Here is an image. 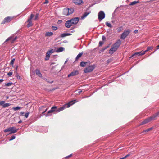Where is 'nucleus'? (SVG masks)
<instances>
[{
    "label": "nucleus",
    "mask_w": 159,
    "mask_h": 159,
    "mask_svg": "<svg viewBox=\"0 0 159 159\" xmlns=\"http://www.w3.org/2000/svg\"><path fill=\"white\" fill-rule=\"evenodd\" d=\"M105 24H106V25L108 27H110V28L112 27V25H111V23H109L108 22H107V21L105 23Z\"/></svg>",
    "instance_id": "bb28decb"
},
{
    "label": "nucleus",
    "mask_w": 159,
    "mask_h": 159,
    "mask_svg": "<svg viewBox=\"0 0 159 159\" xmlns=\"http://www.w3.org/2000/svg\"><path fill=\"white\" fill-rule=\"evenodd\" d=\"M34 15L33 14H31L30 15V17L28 18L27 22H28V24L27 25V27H29L32 26L33 25V24L31 21V20L34 16Z\"/></svg>",
    "instance_id": "0eeeda50"
},
{
    "label": "nucleus",
    "mask_w": 159,
    "mask_h": 159,
    "mask_svg": "<svg viewBox=\"0 0 159 159\" xmlns=\"http://www.w3.org/2000/svg\"><path fill=\"white\" fill-rule=\"evenodd\" d=\"M13 109L14 110L16 111L20 109H21V107L17 106L15 107H13Z\"/></svg>",
    "instance_id": "72a5a7b5"
},
{
    "label": "nucleus",
    "mask_w": 159,
    "mask_h": 159,
    "mask_svg": "<svg viewBox=\"0 0 159 159\" xmlns=\"http://www.w3.org/2000/svg\"><path fill=\"white\" fill-rule=\"evenodd\" d=\"M48 83H53V81H51V82L48 81Z\"/></svg>",
    "instance_id": "052dcab7"
},
{
    "label": "nucleus",
    "mask_w": 159,
    "mask_h": 159,
    "mask_svg": "<svg viewBox=\"0 0 159 159\" xmlns=\"http://www.w3.org/2000/svg\"><path fill=\"white\" fill-rule=\"evenodd\" d=\"M13 74V72L12 70H10L9 72L7 74V75L9 76H11Z\"/></svg>",
    "instance_id": "7c9ffc66"
},
{
    "label": "nucleus",
    "mask_w": 159,
    "mask_h": 159,
    "mask_svg": "<svg viewBox=\"0 0 159 159\" xmlns=\"http://www.w3.org/2000/svg\"><path fill=\"white\" fill-rule=\"evenodd\" d=\"M157 117H159V111L151 116L152 120H155L156 118Z\"/></svg>",
    "instance_id": "a211bd4d"
},
{
    "label": "nucleus",
    "mask_w": 159,
    "mask_h": 159,
    "mask_svg": "<svg viewBox=\"0 0 159 159\" xmlns=\"http://www.w3.org/2000/svg\"><path fill=\"white\" fill-rule=\"evenodd\" d=\"M72 34L71 33H64L61 34L60 37L61 38H64L66 36L71 35Z\"/></svg>",
    "instance_id": "aec40b11"
},
{
    "label": "nucleus",
    "mask_w": 159,
    "mask_h": 159,
    "mask_svg": "<svg viewBox=\"0 0 159 159\" xmlns=\"http://www.w3.org/2000/svg\"><path fill=\"white\" fill-rule=\"evenodd\" d=\"M53 34L52 32H47L45 35V36H51Z\"/></svg>",
    "instance_id": "5701e85b"
},
{
    "label": "nucleus",
    "mask_w": 159,
    "mask_h": 159,
    "mask_svg": "<svg viewBox=\"0 0 159 159\" xmlns=\"http://www.w3.org/2000/svg\"><path fill=\"white\" fill-rule=\"evenodd\" d=\"M15 61V58H13V59L10 62V64L11 65H13L14 63V62Z\"/></svg>",
    "instance_id": "4c0bfd02"
},
{
    "label": "nucleus",
    "mask_w": 159,
    "mask_h": 159,
    "mask_svg": "<svg viewBox=\"0 0 159 159\" xmlns=\"http://www.w3.org/2000/svg\"><path fill=\"white\" fill-rule=\"evenodd\" d=\"M64 50V48L63 47H60L57 50V52H61L63 51Z\"/></svg>",
    "instance_id": "b1692460"
},
{
    "label": "nucleus",
    "mask_w": 159,
    "mask_h": 159,
    "mask_svg": "<svg viewBox=\"0 0 159 159\" xmlns=\"http://www.w3.org/2000/svg\"><path fill=\"white\" fill-rule=\"evenodd\" d=\"M109 45H108V46H107L106 47H104L103 48V49L105 50L107 48H109Z\"/></svg>",
    "instance_id": "49530a36"
},
{
    "label": "nucleus",
    "mask_w": 159,
    "mask_h": 159,
    "mask_svg": "<svg viewBox=\"0 0 159 159\" xmlns=\"http://www.w3.org/2000/svg\"><path fill=\"white\" fill-rule=\"evenodd\" d=\"M103 44V42L102 41H100L99 42V46H101Z\"/></svg>",
    "instance_id": "79ce46f5"
},
{
    "label": "nucleus",
    "mask_w": 159,
    "mask_h": 159,
    "mask_svg": "<svg viewBox=\"0 0 159 159\" xmlns=\"http://www.w3.org/2000/svg\"><path fill=\"white\" fill-rule=\"evenodd\" d=\"M17 68H18V66H17L16 67V69H16V70H17Z\"/></svg>",
    "instance_id": "0e129e2a"
},
{
    "label": "nucleus",
    "mask_w": 159,
    "mask_h": 159,
    "mask_svg": "<svg viewBox=\"0 0 159 159\" xmlns=\"http://www.w3.org/2000/svg\"><path fill=\"white\" fill-rule=\"evenodd\" d=\"M72 154H70V155H68V156H66L65 157V158H68L71 157L72 156Z\"/></svg>",
    "instance_id": "a18cd8bd"
},
{
    "label": "nucleus",
    "mask_w": 159,
    "mask_h": 159,
    "mask_svg": "<svg viewBox=\"0 0 159 159\" xmlns=\"http://www.w3.org/2000/svg\"><path fill=\"white\" fill-rule=\"evenodd\" d=\"M45 107H46L45 106H42L40 107L39 109V112H41L42 114L43 115H44V113L47 111L48 109L47 108L44 109L45 108Z\"/></svg>",
    "instance_id": "9b49d317"
},
{
    "label": "nucleus",
    "mask_w": 159,
    "mask_h": 159,
    "mask_svg": "<svg viewBox=\"0 0 159 159\" xmlns=\"http://www.w3.org/2000/svg\"><path fill=\"white\" fill-rule=\"evenodd\" d=\"M39 15V13L36 14L35 16V17L34 18V20H37L38 19Z\"/></svg>",
    "instance_id": "e433bc0d"
},
{
    "label": "nucleus",
    "mask_w": 159,
    "mask_h": 159,
    "mask_svg": "<svg viewBox=\"0 0 159 159\" xmlns=\"http://www.w3.org/2000/svg\"><path fill=\"white\" fill-rule=\"evenodd\" d=\"M17 38V36L15 37V38L12 40V41H14Z\"/></svg>",
    "instance_id": "3c124183"
},
{
    "label": "nucleus",
    "mask_w": 159,
    "mask_h": 159,
    "mask_svg": "<svg viewBox=\"0 0 159 159\" xmlns=\"http://www.w3.org/2000/svg\"><path fill=\"white\" fill-rule=\"evenodd\" d=\"M104 50L103 49V48H102V50L100 51L101 52H103L104 51Z\"/></svg>",
    "instance_id": "5fc2aeb1"
},
{
    "label": "nucleus",
    "mask_w": 159,
    "mask_h": 159,
    "mask_svg": "<svg viewBox=\"0 0 159 159\" xmlns=\"http://www.w3.org/2000/svg\"><path fill=\"white\" fill-rule=\"evenodd\" d=\"M121 44V41L120 39L117 40L111 46L109 52L110 54H113L118 49Z\"/></svg>",
    "instance_id": "f03ea898"
},
{
    "label": "nucleus",
    "mask_w": 159,
    "mask_h": 159,
    "mask_svg": "<svg viewBox=\"0 0 159 159\" xmlns=\"http://www.w3.org/2000/svg\"><path fill=\"white\" fill-rule=\"evenodd\" d=\"M68 61V60H66V61H65V63H66V62H67Z\"/></svg>",
    "instance_id": "e2e57ef3"
},
{
    "label": "nucleus",
    "mask_w": 159,
    "mask_h": 159,
    "mask_svg": "<svg viewBox=\"0 0 159 159\" xmlns=\"http://www.w3.org/2000/svg\"><path fill=\"white\" fill-rule=\"evenodd\" d=\"M153 49V47L152 46L151 47H148L147 48V49H146L145 51H144V53H145L146 52H148V51L150 50H152Z\"/></svg>",
    "instance_id": "393cba45"
},
{
    "label": "nucleus",
    "mask_w": 159,
    "mask_h": 159,
    "mask_svg": "<svg viewBox=\"0 0 159 159\" xmlns=\"http://www.w3.org/2000/svg\"><path fill=\"white\" fill-rule=\"evenodd\" d=\"M50 54H51L50 53V52L48 51L47 52L46 56L45 58V60L47 61V60H48L49 59Z\"/></svg>",
    "instance_id": "4be33fe9"
},
{
    "label": "nucleus",
    "mask_w": 159,
    "mask_h": 159,
    "mask_svg": "<svg viewBox=\"0 0 159 159\" xmlns=\"http://www.w3.org/2000/svg\"><path fill=\"white\" fill-rule=\"evenodd\" d=\"M138 32V30H135L134 31V32L135 33H137Z\"/></svg>",
    "instance_id": "680f3d73"
},
{
    "label": "nucleus",
    "mask_w": 159,
    "mask_h": 159,
    "mask_svg": "<svg viewBox=\"0 0 159 159\" xmlns=\"http://www.w3.org/2000/svg\"><path fill=\"white\" fill-rule=\"evenodd\" d=\"M79 74V71L77 70H75L72 71L70 74L68 75L67 77H70V76H73L78 75Z\"/></svg>",
    "instance_id": "ddd939ff"
},
{
    "label": "nucleus",
    "mask_w": 159,
    "mask_h": 159,
    "mask_svg": "<svg viewBox=\"0 0 159 159\" xmlns=\"http://www.w3.org/2000/svg\"><path fill=\"white\" fill-rule=\"evenodd\" d=\"M79 18L77 17L72 18L70 20L71 21V24L73 25L77 24L79 21Z\"/></svg>",
    "instance_id": "f8f14e48"
},
{
    "label": "nucleus",
    "mask_w": 159,
    "mask_h": 159,
    "mask_svg": "<svg viewBox=\"0 0 159 159\" xmlns=\"http://www.w3.org/2000/svg\"><path fill=\"white\" fill-rule=\"evenodd\" d=\"M105 16V14L103 11H101L99 12L98 15V20L100 21L104 19Z\"/></svg>",
    "instance_id": "6e6552de"
},
{
    "label": "nucleus",
    "mask_w": 159,
    "mask_h": 159,
    "mask_svg": "<svg viewBox=\"0 0 159 159\" xmlns=\"http://www.w3.org/2000/svg\"><path fill=\"white\" fill-rule=\"evenodd\" d=\"M8 97H7V99H8Z\"/></svg>",
    "instance_id": "338daca9"
},
{
    "label": "nucleus",
    "mask_w": 159,
    "mask_h": 159,
    "mask_svg": "<svg viewBox=\"0 0 159 159\" xmlns=\"http://www.w3.org/2000/svg\"><path fill=\"white\" fill-rule=\"evenodd\" d=\"M11 105V104L9 103H4V105H2V107L3 108H6L7 107Z\"/></svg>",
    "instance_id": "a878e982"
},
{
    "label": "nucleus",
    "mask_w": 159,
    "mask_h": 159,
    "mask_svg": "<svg viewBox=\"0 0 159 159\" xmlns=\"http://www.w3.org/2000/svg\"><path fill=\"white\" fill-rule=\"evenodd\" d=\"M13 84L12 82H9L5 84V86H10L11 85Z\"/></svg>",
    "instance_id": "473e14b6"
},
{
    "label": "nucleus",
    "mask_w": 159,
    "mask_h": 159,
    "mask_svg": "<svg viewBox=\"0 0 159 159\" xmlns=\"http://www.w3.org/2000/svg\"><path fill=\"white\" fill-rule=\"evenodd\" d=\"M123 29V27L121 26L118 28L117 31L118 32H120Z\"/></svg>",
    "instance_id": "c756f323"
},
{
    "label": "nucleus",
    "mask_w": 159,
    "mask_h": 159,
    "mask_svg": "<svg viewBox=\"0 0 159 159\" xmlns=\"http://www.w3.org/2000/svg\"><path fill=\"white\" fill-rule=\"evenodd\" d=\"M129 156H130L129 154H128L127 155H126L125 157V158H126L127 157H129Z\"/></svg>",
    "instance_id": "603ef678"
},
{
    "label": "nucleus",
    "mask_w": 159,
    "mask_h": 159,
    "mask_svg": "<svg viewBox=\"0 0 159 159\" xmlns=\"http://www.w3.org/2000/svg\"><path fill=\"white\" fill-rule=\"evenodd\" d=\"M131 32V30L128 29L126 30H125L121 34L120 38L124 40L129 34Z\"/></svg>",
    "instance_id": "39448f33"
},
{
    "label": "nucleus",
    "mask_w": 159,
    "mask_h": 159,
    "mask_svg": "<svg viewBox=\"0 0 159 159\" xmlns=\"http://www.w3.org/2000/svg\"><path fill=\"white\" fill-rule=\"evenodd\" d=\"M78 93H81L82 91V90L81 89H79L78 90Z\"/></svg>",
    "instance_id": "de8ad7c7"
},
{
    "label": "nucleus",
    "mask_w": 159,
    "mask_h": 159,
    "mask_svg": "<svg viewBox=\"0 0 159 159\" xmlns=\"http://www.w3.org/2000/svg\"><path fill=\"white\" fill-rule=\"evenodd\" d=\"M12 19V18L11 17L8 16L5 18L3 21L1 23L2 24H4L5 23H7L10 22Z\"/></svg>",
    "instance_id": "9d476101"
},
{
    "label": "nucleus",
    "mask_w": 159,
    "mask_h": 159,
    "mask_svg": "<svg viewBox=\"0 0 159 159\" xmlns=\"http://www.w3.org/2000/svg\"><path fill=\"white\" fill-rule=\"evenodd\" d=\"M145 53H144V51L142 52V51L139 52H137L133 54L131 56L129 57V58L135 56V55H138V56H141L143 55Z\"/></svg>",
    "instance_id": "4468645a"
},
{
    "label": "nucleus",
    "mask_w": 159,
    "mask_h": 159,
    "mask_svg": "<svg viewBox=\"0 0 159 159\" xmlns=\"http://www.w3.org/2000/svg\"><path fill=\"white\" fill-rule=\"evenodd\" d=\"M18 129H16L15 127L13 126L9 127L6 129L4 130V132L6 133L8 132H10V134H13L16 133L18 130Z\"/></svg>",
    "instance_id": "7ed1b4c3"
},
{
    "label": "nucleus",
    "mask_w": 159,
    "mask_h": 159,
    "mask_svg": "<svg viewBox=\"0 0 159 159\" xmlns=\"http://www.w3.org/2000/svg\"><path fill=\"white\" fill-rule=\"evenodd\" d=\"M52 28L53 30H56L57 29V27L55 26H52Z\"/></svg>",
    "instance_id": "58836bf2"
},
{
    "label": "nucleus",
    "mask_w": 159,
    "mask_h": 159,
    "mask_svg": "<svg viewBox=\"0 0 159 159\" xmlns=\"http://www.w3.org/2000/svg\"><path fill=\"white\" fill-rule=\"evenodd\" d=\"M49 2V1L48 0H45L44 2L43 3L44 4H47Z\"/></svg>",
    "instance_id": "09e8293b"
},
{
    "label": "nucleus",
    "mask_w": 159,
    "mask_h": 159,
    "mask_svg": "<svg viewBox=\"0 0 159 159\" xmlns=\"http://www.w3.org/2000/svg\"><path fill=\"white\" fill-rule=\"evenodd\" d=\"M22 122V121L21 120H20V121H19L18 123H21V122Z\"/></svg>",
    "instance_id": "13d9d810"
},
{
    "label": "nucleus",
    "mask_w": 159,
    "mask_h": 159,
    "mask_svg": "<svg viewBox=\"0 0 159 159\" xmlns=\"http://www.w3.org/2000/svg\"><path fill=\"white\" fill-rule=\"evenodd\" d=\"M15 136L14 135H13L11 136V138L9 139V141H11L13 139H14L15 138Z\"/></svg>",
    "instance_id": "c9c22d12"
},
{
    "label": "nucleus",
    "mask_w": 159,
    "mask_h": 159,
    "mask_svg": "<svg viewBox=\"0 0 159 159\" xmlns=\"http://www.w3.org/2000/svg\"><path fill=\"white\" fill-rule=\"evenodd\" d=\"M106 39V38L104 36V35L102 36V39L104 41V40H105Z\"/></svg>",
    "instance_id": "c03bdc74"
},
{
    "label": "nucleus",
    "mask_w": 159,
    "mask_h": 159,
    "mask_svg": "<svg viewBox=\"0 0 159 159\" xmlns=\"http://www.w3.org/2000/svg\"><path fill=\"white\" fill-rule=\"evenodd\" d=\"M125 158H125V157H123L120 158V159H125Z\"/></svg>",
    "instance_id": "bf43d9fd"
},
{
    "label": "nucleus",
    "mask_w": 159,
    "mask_h": 159,
    "mask_svg": "<svg viewBox=\"0 0 159 159\" xmlns=\"http://www.w3.org/2000/svg\"><path fill=\"white\" fill-rule=\"evenodd\" d=\"M48 51L50 52V54H51L53 52V49H52L50 50H49Z\"/></svg>",
    "instance_id": "37998d69"
},
{
    "label": "nucleus",
    "mask_w": 159,
    "mask_h": 159,
    "mask_svg": "<svg viewBox=\"0 0 159 159\" xmlns=\"http://www.w3.org/2000/svg\"><path fill=\"white\" fill-rule=\"evenodd\" d=\"M62 22V21L61 20H59L58 21V22H57V23L58 24H59V23H61Z\"/></svg>",
    "instance_id": "8fccbe9b"
},
{
    "label": "nucleus",
    "mask_w": 159,
    "mask_h": 159,
    "mask_svg": "<svg viewBox=\"0 0 159 159\" xmlns=\"http://www.w3.org/2000/svg\"><path fill=\"white\" fill-rule=\"evenodd\" d=\"M29 114V112L26 113L24 115L25 117L26 118H27Z\"/></svg>",
    "instance_id": "ea45409f"
},
{
    "label": "nucleus",
    "mask_w": 159,
    "mask_h": 159,
    "mask_svg": "<svg viewBox=\"0 0 159 159\" xmlns=\"http://www.w3.org/2000/svg\"><path fill=\"white\" fill-rule=\"evenodd\" d=\"M4 80L2 79H0V83L2 82Z\"/></svg>",
    "instance_id": "6e6d98bb"
},
{
    "label": "nucleus",
    "mask_w": 159,
    "mask_h": 159,
    "mask_svg": "<svg viewBox=\"0 0 159 159\" xmlns=\"http://www.w3.org/2000/svg\"><path fill=\"white\" fill-rule=\"evenodd\" d=\"M157 49H159V45H157Z\"/></svg>",
    "instance_id": "4d7b16f0"
},
{
    "label": "nucleus",
    "mask_w": 159,
    "mask_h": 159,
    "mask_svg": "<svg viewBox=\"0 0 159 159\" xmlns=\"http://www.w3.org/2000/svg\"><path fill=\"white\" fill-rule=\"evenodd\" d=\"M5 103V101H0V106L2 105H2H4V104Z\"/></svg>",
    "instance_id": "a19ab883"
},
{
    "label": "nucleus",
    "mask_w": 159,
    "mask_h": 159,
    "mask_svg": "<svg viewBox=\"0 0 159 159\" xmlns=\"http://www.w3.org/2000/svg\"><path fill=\"white\" fill-rule=\"evenodd\" d=\"M152 120V119L151 117H150L149 118H148L147 119H146L145 120H144L143 121L141 122L139 124V125H143L144 124H146L149 122L151 121Z\"/></svg>",
    "instance_id": "1a4fd4ad"
},
{
    "label": "nucleus",
    "mask_w": 159,
    "mask_h": 159,
    "mask_svg": "<svg viewBox=\"0 0 159 159\" xmlns=\"http://www.w3.org/2000/svg\"><path fill=\"white\" fill-rule=\"evenodd\" d=\"M54 64V63H51V65H52L53 64Z\"/></svg>",
    "instance_id": "69168bd1"
},
{
    "label": "nucleus",
    "mask_w": 159,
    "mask_h": 159,
    "mask_svg": "<svg viewBox=\"0 0 159 159\" xmlns=\"http://www.w3.org/2000/svg\"><path fill=\"white\" fill-rule=\"evenodd\" d=\"M74 11V10L73 8H64L63 11V14L65 16H67L72 13Z\"/></svg>",
    "instance_id": "20e7f679"
},
{
    "label": "nucleus",
    "mask_w": 159,
    "mask_h": 159,
    "mask_svg": "<svg viewBox=\"0 0 159 159\" xmlns=\"http://www.w3.org/2000/svg\"><path fill=\"white\" fill-rule=\"evenodd\" d=\"M95 65L90 66L84 69V72L85 73L91 72L95 68Z\"/></svg>",
    "instance_id": "423d86ee"
},
{
    "label": "nucleus",
    "mask_w": 159,
    "mask_h": 159,
    "mask_svg": "<svg viewBox=\"0 0 159 159\" xmlns=\"http://www.w3.org/2000/svg\"><path fill=\"white\" fill-rule=\"evenodd\" d=\"M90 64V62H84L82 61L80 63V65L82 67H84L87 65H89Z\"/></svg>",
    "instance_id": "dca6fc26"
},
{
    "label": "nucleus",
    "mask_w": 159,
    "mask_h": 159,
    "mask_svg": "<svg viewBox=\"0 0 159 159\" xmlns=\"http://www.w3.org/2000/svg\"><path fill=\"white\" fill-rule=\"evenodd\" d=\"M73 2L76 5H80L83 3L82 0H73Z\"/></svg>",
    "instance_id": "6ab92c4d"
},
{
    "label": "nucleus",
    "mask_w": 159,
    "mask_h": 159,
    "mask_svg": "<svg viewBox=\"0 0 159 159\" xmlns=\"http://www.w3.org/2000/svg\"><path fill=\"white\" fill-rule=\"evenodd\" d=\"M35 72L37 75L40 78L42 77V75L41 74L40 70L38 69H36L35 70Z\"/></svg>",
    "instance_id": "f3484780"
},
{
    "label": "nucleus",
    "mask_w": 159,
    "mask_h": 159,
    "mask_svg": "<svg viewBox=\"0 0 159 159\" xmlns=\"http://www.w3.org/2000/svg\"><path fill=\"white\" fill-rule=\"evenodd\" d=\"M24 114V112H21L20 113V115H23Z\"/></svg>",
    "instance_id": "864d4df0"
},
{
    "label": "nucleus",
    "mask_w": 159,
    "mask_h": 159,
    "mask_svg": "<svg viewBox=\"0 0 159 159\" xmlns=\"http://www.w3.org/2000/svg\"><path fill=\"white\" fill-rule=\"evenodd\" d=\"M152 129V127H151L149 128H148L145 130H144L143 132H148L149 131L151 130Z\"/></svg>",
    "instance_id": "2f4dec72"
},
{
    "label": "nucleus",
    "mask_w": 159,
    "mask_h": 159,
    "mask_svg": "<svg viewBox=\"0 0 159 159\" xmlns=\"http://www.w3.org/2000/svg\"><path fill=\"white\" fill-rule=\"evenodd\" d=\"M72 25V24L70 20L67 21L65 23V26L67 28L70 27Z\"/></svg>",
    "instance_id": "2eb2a0df"
},
{
    "label": "nucleus",
    "mask_w": 159,
    "mask_h": 159,
    "mask_svg": "<svg viewBox=\"0 0 159 159\" xmlns=\"http://www.w3.org/2000/svg\"><path fill=\"white\" fill-rule=\"evenodd\" d=\"M82 53H79L77 56L76 57V60L78 59L79 58H80L82 55Z\"/></svg>",
    "instance_id": "c85d7f7f"
},
{
    "label": "nucleus",
    "mask_w": 159,
    "mask_h": 159,
    "mask_svg": "<svg viewBox=\"0 0 159 159\" xmlns=\"http://www.w3.org/2000/svg\"><path fill=\"white\" fill-rule=\"evenodd\" d=\"M74 32V31H71V32H72V33H73V32Z\"/></svg>",
    "instance_id": "774afa93"
},
{
    "label": "nucleus",
    "mask_w": 159,
    "mask_h": 159,
    "mask_svg": "<svg viewBox=\"0 0 159 159\" xmlns=\"http://www.w3.org/2000/svg\"><path fill=\"white\" fill-rule=\"evenodd\" d=\"M91 12V11H89V12H85L83 15L81 17V19H84L85 17H86L88 15H89L90 13Z\"/></svg>",
    "instance_id": "412c9836"
},
{
    "label": "nucleus",
    "mask_w": 159,
    "mask_h": 159,
    "mask_svg": "<svg viewBox=\"0 0 159 159\" xmlns=\"http://www.w3.org/2000/svg\"><path fill=\"white\" fill-rule=\"evenodd\" d=\"M77 102L76 100H72L69 102L68 103L65 104V105L59 108H58L57 106H53L51 108L50 110L48 111L47 114L45 115V116L46 117H48L52 116V115L51 114V113L54 112L56 113L59 112L64 109L65 108V106H66V107L67 108L69 107L71 105Z\"/></svg>",
    "instance_id": "f257e3e1"
},
{
    "label": "nucleus",
    "mask_w": 159,
    "mask_h": 159,
    "mask_svg": "<svg viewBox=\"0 0 159 159\" xmlns=\"http://www.w3.org/2000/svg\"><path fill=\"white\" fill-rule=\"evenodd\" d=\"M13 37L12 36H10L5 41L4 43H5L6 42H7V41L10 40L11 39H12Z\"/></svg>",
    "instance_id": "f704fd0d"
},
{
    "label": "nucleus",
    "mask_w": 159,
    "mask_h": 159,
    "mask_svg": "<svg viewBox=\"0 0 159 159\" xmlns=\"http://www.w3.org/2000/svg\"><path fill=\"white\" fill-rule=\"evenodd\" d=\"M139 2V1H134L133 2H131L129 5H134L136 3H138Z\"/></svg>",
    "instance_id": "cd10ccee"
}]
</instances>
